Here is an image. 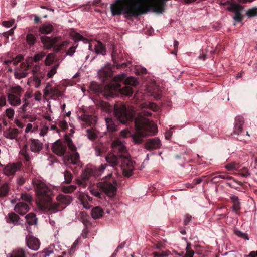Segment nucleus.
<instances>
[{
    "label": "nucleus",
    "instance_id": "1",
    "mask_svg": "<svg viewBox=\"0 0 257 257\" xmlns=\"http://www.w3.org/2000/svg\"><path fill=\"white\" fill-rule=\"evenodd\" d=\"M113 72L110 66L103 67L98 72V76L103 82L110 81L106 84L102 91L107 98L114 97L120 93L126 96H131L133 89L131 87L138 85L137 80L133 77H127L124 74H119L112 78Z\"/></svg>",
    "mask_w": 257,
    "mask_h": 257
},
{
    "label": "nucleus",
    "instance_id": "2",
    "mask_svg": "<svg viewBox=\"0 0 257 257\" xmlns=\"http://www.w3.org/2000/svg\"><path fill=\"white\" fill-rule=\"evenodd\" d=\"M134 124L136 132L133 135L132 139L136 144L142 143L143 137L149 135L157 128L156 125L152 123L149 120L143 118L135 119Z\"/></svg>",
    "mask_w": 257,
    "mask_h": 257
},
{
    "label": "nucleus",
    "instance_id": "3",
    "mask_svg": "<svg viewBox=\"0 0 257 257\" xmlns=\"http://www.w3.org/2000/svg\"><path fill=\"white\" fill-rule=\"evenodd\" d=\"M114 114L120 122L125 124L128 122H133L135 120L133 114L127 111L126 106L124 105H115L114 107ZM152 115V113L148 110H143L141 113L135 119L143 118L147 119L145 116H149ZM147 119H148L147 118Z\"/></svg>",
    "mask_w": 257,
    "mask_h": 257
},
{
    "label": "nucleus",
    "instance_id": "4",
    "mask_svg": "<svg viewBox=\"0 0 257 257\" xmlns=\"http://www.w3.org/2000/svg\"><path fill=\"white\" fill-rule=\"evenodd\" d=\"M32 184L38 199V206L39 203L48 202L52 200L53 191L45 183L38 179H35L33 180Z\"/></svg>",
    "mask_w": 257,
    "mask_h": 257
},
{
    "label": "nucleus",
    "instance_id": "5",
    "mask_svg": "<svg viewBox=\"0 0 257 257\" xmlns=\"http://www.w3.org/2000/svg\"><path fill=\"white\" fill-rule=\"evenodd\" d=\"M45 56L44 52H41L35 54L33 57L28 58L26 62L21 63L20 67L18 68L14 72V76L16 78L20 79L25 78L28 75V70L33 66L34 62L37 63L41 60Z\"/></svg>",
    "mask_w": 257,
    "mask_h": 257
},
{
    "label": "nucleus",
    "instance_id": "6",
    "mask_svg": "<svg viewBox=\"0 0 257 257\" xmlns=\"http://www.w3.org/2000/svg\"><path fill=\"white\" fill-rule=\"evenodd\" d=\"M98 184L107 196L113 197L115 195L117 183L115 179L112 177V173H109L103 177Z\"/></svg>",
    "mask_w": 257,
    "mask_h": 257
},
{
    "label": "nucleus",
    "instance_id": "7",
    "mask_svg": "<svg viewBox=\"0 0 257 257\" xmlns=\"http://www.w3.org/2000/svg\"><path fill=\"white\" fill-rule=\"evenodd\" d=\"M107 166V165L103 164L99 168L91 169H88L84 170L81 174V179L77 180V183L79 186L85 187L87 186L86 182L89 180L91 175L96 177L100 176Z\"/></svg>",
    "mask_w": 257,
    "mask_h": 257
},
{
    "label": "nucleus",
    "instance_id": "8",
    "mask_svg": "<svg viewBox=\"0 0 257 257\" xmlns=\"http://www.w3.org/2000/svg\"><path fill=\"white\" fill-rule=\"evenodd\" d=\"M40 39L44 46L47 49L54 47L57 51H60L63 47L67 45V41H64L60 44H57L58 40L57 37H50L47 36H41Z\"/></svg>",
    "mask_w": 257,
    "mask_h": 257
},
{
    "label": "nucleus",
    "instance_id": "9",
    "mask_svg": "<svg viewBox=\"0 0 257 257\" xmlns=\"http://www.w3.org/2000/svg\"><path fill=\"white\" fill-rule=\"evenodd\" d=\"M64 143L66 145L67 144L69 149V151L66 155L68 157L67 161H79V154L77 151L76 147L74 145L72 139L66 135L65 136V142Z\"/></svg>",
    "mask_w": 257,
    "mask_h": 257
},
{
    "label": "nucleus",
    "instance_id": "10",
    "mask_svg": "<svg viewBox=\"0 0 257 257\" xmlns=\"http://www.w3.org/2000/svg\"><path fill=\"white\" fill-rule=\"evenodd\" d=\"M111 147L114 152L119 153L118 155L121 157L128 159L127 161H131L129 159L130 156L126 150V147L119 139H116L112 142Z\"/></svg>",
    "mask_w": 257,
    "mask_h": 257
},
{
    "label": "nucleus",
    "instance_id": "11",
    "mask_svg": "<svg viewBox=\"0 0 257 257\" xmlns=\"http://www.w3.org/2000/svg\"><path fill=\"white\" fill-rule=\"evenodd\" d=\"M38 207L41 210L49 213H55L65 208V207H60L58 202H52V200L48 202L39 203Z\"/></svg>",
    "mask_w": 257,
    "mask_h": 257
},
{
    "label": "nucleus",
    "instance_id": "12",
    "mask_svg": "<svg viewBox=\"0 0 257 257\" xmlns=\"http://www.w3.org/2000/svg\"><path fill=\"white\" fill-rule=\"evenodd\" d=\"M41 66L39 64H33L30 68H32V72L33 74V81L35 83V87H39L40 86L41 80L45 77V74L40 71Z\"/></svg>",
    "mask_w": 257,
    "mask_h": 257
},
{
    "label": "nucleus",
    "instance_id": "13",
    "mask_svg": "<svg viewBox=\"0 0 257 257\" xmlns=\"http://www.w3.org/2000/svg\"><path fill=\"white\" fill-rule=\"evenodd\" d=\"M53 152L59 156H63L66 153L67 146L59 139L55 141L52 145Z\"/></svg>",
    "mask_w": 257,
    "mask_h": 257
},
{
    "label": "nucleus",
    "instance_id": "14",
    "mask_svg": "<svg viewBox=\"0 0 257 257\" xmlns=\"http://www.w3.org/2000/svg\"><path fill=\"white\" fill-rule=\"evenodd\" d=\"M243 10V7L239 4H232L229 8V11L234 12L233 19L236 22H241L243 19V16L241 12Z\"/></svg>",
    "mask_w": 257,
    "mask_h": 257
},
{
    "label": "nucleus",
    "instance_id": "15",
    "mask_svg": "<svg viewBox=\"0 0 257 257\" xmlns=\"http://www.w3.org/2000/svg\"><path fill=\"white\" fill-rule=\"evenodd\" d=\"M244 124V118L241 116H237L235 118L233 134L239 135L243 132L242 126Z\"/></svg>",
    "mask_w": 257,
    "mask_h": 257
},
{
    "label": "nucleus",
    "instance_id": "16",
    "mask_svg": "<svg viewBox=\"0 0 257 257\" xmlns=\"http://www.w3.org/2000/svg\"><path fill=\"white\" fill-rule=\"evenodd\" d=\"M121 164L122 168V172L124 176L129 177L132 175L134 170V163L135 162H122Z\"/></svg>",
    "mask_w": 257,
    "mask_h": 257
},
{
    "label": "nucleus",
    "instance_id": "17",
    "mask_svg": "<svg viewBox=\"0 0 257 257\" xmlns=\"http://www.w3.org/2000/svg\"><path fill=\"white\" fill-rule=\"evenodd\" d=\"M160 146L161 141L158 138L149 139L145 144V148L148 150L158 149Z\"/></svg>",
    "mask_w": 257,
    "mask_h": 257
},
{
    "label": "nucleus",
    "instance_id": "18",
    "mask_svg": "<svg viewBox=\"0 0 257 257\" xmlns=\"http://www.w3.org/2000/svg\"><path fill=\"white\" fill-rule=\"evenodd\" d=\"M26 243L28 247L32 250H37L40 247V242L39 240L33 236L26 237Z\"/></svg>",
    "mask_w": 257,
    "mask_h": 257
},
{
    "label": "nucleus",
    "instance_id": "19",
    "mask_svg": "<svg viewBox=\"0 0 257 257\" xmlns=\"http://www.w3.org/2000/svg\"><path fill=\"white\" fill-rule=\"evenodd\" d=\"M58 203L60 205V207H65L68 206L72 201V198L69 195L59 194L56 197Z\"/></svg>",
    "mask_w": 257,
    "mask_h": 257
},
{
    "label": "nucleus",
    "instance_id": "20",
    "mask_svg": "<svg viewBox=\"0 0 257 257\" xmlns=\"http://www.w3.org/2000/svg\"><path fill=\"white\" fill-rule=\"evenodd\" d=\"M29 210V207L28 205L24 202H19L17 203L14 208L15 211L21 215L26 214Z\"/></svg>",
    "mask_w": 257,
    "mask_h": 257
},
{
    "label": "nucleus",
    "instance_id": "21",
    "mask_svg": "<svg viewBox=\"0 0 257 257\" xmlns=\"http://www.w3.org/2000/svg\"><path fill=\"white\" fill-rule=\"evenodd\" d=\"M30 147L31 151L33 152L38 153L42 149L43 144L37 139H31Z\"/></svg>",
    "mask_w": 257,
    "mask_h": 257
},
{
    "label": "nucleus",
    "instance_id": "22",
    "mask_svg": "<svg viewBox=\"0 0 257 257\" xmlns=\"http://www.w3.org/2000/svg\"><path fill=\"white\" fill-rule=\"evenodd\" d=\"M7 98L9 103L13 107H17L21 104L20 96L14 95L13 94H7Z\"/></svg>",
    "mask_w": 257,
    "mask_h": 257
},
{
    "label": "nucleus",
    "instance_id": "23",
    "mask_svg": "<svg viewBox=\"0 0 257 257\" xmlns=\"http://www.w3.org/2000/svg\"><path fill=\"white\" fill-rule=\"evenodd\" d=\"M6 219L7 222L8 223H12L14 225L20 224V218L15 213L10 212L8 213Z\"/></svg>",
    "mask_w": 257,
    "mask_h": 257
},
{
    "label": "nucleus",
    "instance_id": "24",
    "mask_svg": "<svg viewBox=\"0 0 257 257\" xmlns=\"http://www.w3.org/2000/svg\"><path fill=\"white\" fill-rule=\"evenodd\" d=\"M106 125L109 132H115L117 130L118 122L112 118H105Z\"/></svg>",
    "mask_w": 257,
    "mask_h": 257
},
{
    "label": "nucleus",
    "instance_id": "25",
    "mask_svg": "<svg viewBox=\"0 0 257 257\" xmlns=\"http://www.w3.org/2000/svg\"><path fill=\"white\" fill-rule=\"evenodd\" d=\"M18 134V130L16 128H9L4 132V136L10 139H16Z\"/></svg>",
    "mask_w": 257,
    "mask_h": 257
},
{
    "label": "nucleus",
    "instance_id": "26",
    "mask_svg": "<svg viewBox=\"0 0 257 257\" xmlns=\"http://www.w3.org/2000/svg\"><path fill=\"white\" fill-rule=\"evenodd\" d=\"M94 50L97 54L104 55L106 54L105 46L100 41L96 42L94 44Z\"/></svg>",
    "mask_w": 257,
    "mask_h": 257
},
{
    "label": "nucleus",
    "instance_id": "27",
    "mask_svg": "<svg viewBox=\"0 0 257 257\" xmlns=\"http://www.w3.org/2000/svg\"><path fill=\"white\" fill-rule=\"evenodd\" d=\"M39 30L42 34H48L53 31L54 27L50 24H44L39 27Z\"/></svg>",
    "mask_w": 257,
    "mask_h": 257
},
{
    "label": "nucleus",
    "instance_id": "28",
    "mask_svg": "<svg viewBox=\"0 0 257 257\" xmlns=\"http://www.w3.org/2000/svg\"><path fill=\"white\" fill-rule=\"evenodd\" d=\"M230 199L233 202L232 210L234 212L237 213L238 211L240 209V203L239 201L238 197L235 195H232L230 197Z\"/></svg>",
    "mask_w": 257,
    "mask_h": 257
},
{
    "label": "nucleus",
    "instance_id": "29",
    "mask_svg": "<svg viewBox=\"0 0 257 257\" xmlns=\"http://www.w3.org/2000/svg\"><path fill=\"white\" fill-rule=\"evenodd\" d=\"M10 92L8 93V94H13L15 96L21 97V95L24 92V90L21 86L17 85L11 87L10 89Z\"/></svg>",
    "mask_w": 257,
    "mask_h": 257
},
{
    "label": "nucleus",
    "instance_id": "30",
    "mask_svg": "<svg viewBox=\"0 0 257 257\" xmlns=\"http://www.w3.org/2000/svg\"><path fill=\"white\" fill-rule=\"evenodd\" d=\"M103 214V211L100 207H95L92 209L91 216L94 219L100 218Z\"/></svg>",
    "mask_w": 257,
    "mask_h": 257
},
{
    "label": "nucleus",
    "instance_id": "31",
    "mask_svg": "<svg viewBox=\"0 0 257 257\" xmlns=\"http://www.w3.org/2000/svg\"><path fill=\"white\" fill-rule=\"evenodd\" d=\"M83 120L89 126H92L96 123L97 118L93 115H85L83 116Z\"/></svg>",
    "mask_w": 257,
    "mask_h": 257
},
{
    "label": "nucleus",
    "instance_id": "32",
    "mask_svg": "<svg viewBox=\"0 0 257 257\" xmlns=\"http://www.w3.org/2000/svg\"><path fill=\"white\" fill-rule=\"evenodd\" d=\"M27 223L30 225H35L37 223V219L36 218V215L34 213H30L25 216Z\"/></svg>",
    "mask_w": 257,
    "mask_h": 257
},
{
    "label": "nucleus",
    "instance_id": "33",
    "mask_svg": "<svg viewBox=\"0 0 257 257\" xmlns=\"http://www.w3.org/2000/svg\"><path fill=\"white\" fill-rule=\"evenodd\" d=\"M48 95H50L51 98L55 99L61 96L62 95V92L58 88L54 87L53 89H51Z\"/></svg>",
    "mask_w": 257,
    "mask_h": 257
},
{
    "label": "nucleus",
    "instance_id": "34",
    "mask_svg": "<svg viewBox=\"0 0 257 257\" xmlns=\"http://www.w3.org/2000/svg\"><path fill=\"white\" fill-rule=\"evenodd\" d=\"M226 169L230 171H236L238 169L239 166L236 162H231L225 166Z\"/></svg>",
    "mask_w": 257,
    "mask_h": 257
},
{
    "label": "nucleus",
    "instance_id": "35",
    "mask_svg": "<svg viewBox=\"0 0 257 257\" xmlns=\"http://www.w3.org/2000/svg\"><path fill=\"white\" fill-rule=\"evenodd\" d=\"M26 39L27 44L30 46L33 45L36 42V37L33 34L31 33H28L26 35Z\"/></svg>",
    "mask_w": 257,
    "mask_h": 257
},
{
    "label": "nucleus",
    "instance_id": "36",
    "mask_svg": "<svg viewBox=\"0 0 257 257\" xmlns=\"http://www.w3.org/2000/svg\"><path fill=\"white\" fill-rule=\"evenodd\" d=\"M186 252L183 257H193L194 254V251L191 249V244L190 242H187L186 247Z\"/></svg>",
    "mask_w": 257,
    "mask_h": 257
},
{
    "label": "nucleus",
    "instance_id": "37",
    "mask_svg": "<svg viewBox=\"0 0 257 257\" xmlns=\"http://www.w3.org/2000/svg\"><path fill=\"white\" fill-rule=\"evenodd\" d=\"M143 107L144 108L149 109L154 111H157L158 106L153 102H146L143 104Z\"/></svg>",
    "mask_w": 257,
    "mask_h": 257
},
{
    "label": "nucleus",
    "instance_id": "38",
    "mask_svg": "<svg viewBox=\"0 0 257 257\" xmlns=\"http://www.w3.org/2000/svg\"><path fill=\"white\" fill-rule=\"evenodd\" d=\"M54 246H50L49 247L44 249L42 252V257H48L50 254L54 253Z\"/></svg>",
    "mask_w": 257,
    "mask_h": 257
},
{
    "label": "nucleus",
    "instance_id": "39",
    "mask_svg": "<svg viewBox=\"0 0 257 257\" xmlns=\"http://www.w3.org/2000/svg\"><path fill=\"white\" fill-rule=\"evenodd\" d=\"M11 257H26L25 251L23 249H19L13 251Z\"/></svg>",
    "mask_w": 257,
    "mask_h": 257
},
{
    "label": "nucleus",
    "instance_id": "40",
    "mask_svg": "<svg viewBox=\"0 0 257 257\" xmlns=\"http://www.w3.org/2000/svg\"><path fill=\"white\" fill-rule=\"evenodd\" d=\"M55 59V55L53 53H49L47 56L45 60V64L46 66H50L51 65Z\"/></svg>",
    "mask_w": 257,
    "mask_h": 257
},
{
    "label": "nucleus",
    "instance_id": "41",
    "mask_svg": "<svg viewBox=\"0 0 257 257\" xmlns=\"http://www.w3.org/2000/svg\"><path fill=\"white\" fill-rule=\"evenodd\" d=\"M9 188L7 184H3L0 187V197H4L7 195Z\"/></svg>",
    "mask_w": 257,
    "mask_h": 257
},
{
    "label": "nucleus",
    "instance_id": "42",
    "mask_svg": "<svg viewBox=\"0 0 257 257\" xmlns=\"http://www.w3.org/2000/svg\"><path fill=\"white\" fill-rule=\"evenodd\" d=\"M59 64L58 63L53 66L51 70L47 73V77L49 78H52L57 72V69Z\"/></svg>",
    "mask_w": 257,
    "mask_h": 257
},
{
    "label": "nucleus",
    "instance_id": "43",
    "mask_svg": "<svg viewBox=\"0 0 257 257\" xmlns=\"http://www.w3.org/2000/svg\"><path fill=\"white\" fill-rule=\"evenodd\" d=\"M234 233L237 235V236L240 237V238H244L245 239H246V240H249V238L248 237V235L246 233H243L241 231L238 230V229H235L234 230Z\"/></svg>",
    "mask_w": 257,
    "mask_h": 257
},
{
    "label": "nucleus",
    "instance_id": "44",
    "mask_svg": "<svg viewBox=\"0 0 257 257\" xmlns=\"http://www.w3.org/2000/svg\"><path fill=\"white\" fill-rule=\"evenodd\" d=\"M76 188L74 185H70L68 186H63L62 187L63 191L65 193H70L73 192Z\"/></svg>",
    "mask_w": 257,
    "mask_h": 257
},
{
    "label": "nucleus",
    "instance_id": "45",
    "mask_svg": "<svg viewBox=\"0 0 257 257\" xmlns=\"http://www.w3.org/2000/svg\"><path fill=\"white\" fill-rule=\"evenodd\" d=\"M248 17H255L257 16V8H253L248 9L246 13Z\"/></svg>",
    "mask_w": 257,
    "mask_h": 257
},
{
    "label": "nucleus",
    "instance_id": "46",
    "mask_svg": "<svg viewBox=\"0 0 257 257\" xmlns=\"http://www.w3.org/2000/svg\"><path fill=\"white\" fill-rule=\"evenodd\" d=\"M64 176L66 183L67 184H69L71 182L73 178L72 174L70 172L66 171L64 172Z\"/></svg>",
    "mask_w": 257,
    "mask_h": 257
},
{
    "label": "nucleus",
    "instance_id": "47",
    "mask_svg": "<svg viewBox=\"0 0 257 257\" xmlns=\"http://www.w3.org/2000/svg\"><path fill=\"white\" fill-rule=\"evenodd\" d=\"M15 111L12 108H9L6 110V115L8 118L13 119L14 116Z\"/></svg>",
    "mask_w": 257,
    "mask_h": 257
},
{
    "label": "nucleus",
    "instance_id": "48",
    "mask_svg": "<svg viewBox=\"0 0 257 257\" xmlns=\"http://www.w3.org/2000/svg\"><path fill=\"white\" fill-rule=\"evenodd\" d=\"M79 217H80L81 221L84 224L85 222H88V216L87 213L84 212H81L79 213Z\"/></svg>",
    "mask_w": 257,
    "mask_h": 257
},
{
    "label": "nucleus",
    "instance_id": "49",
    "mask_svg": "<svg viewBox=\"0 0 257 257\" xmlns=\"http://www.w3.org/2000/svg\"><path fill=\"white\" fill-rule=\"evenodd\" d=\"M21 198L23 200L27 202H30L32 200L31 195L27 193H22L21 194Z\"/></svg>",
    "mask_w": 257,
    "mask_h": 257
},
{
    "label": "nucleus",
    "instance_id": "50",
    "mask_svg": "<svg viewBox=\"0 0 257 257\" xmlns=\"http://www.w3.org/2000/svg\"><path fill=\"white\" fill-rule=\"evenodd\" d=\"M87 133V137L89 139L94 140L97 137V135L92 130L88 129L86 130Z\"/></svg>",
    "mask_w": 257,
    "mask_h": 257
},
{
    "label": "nucleus",
    "instance_id": "51",
    "mask_svg": "<svg viewBox=\"0 0 257 257\" xmlns=\"http://www.w3.org/2000/svg\"><path fill=\"white\" fill-rule=\"evenodd\" d=\"M101 106L102 109L105 111H109L110 110L109 105L105 102L102 101Z\"/></svg>",
    "mask_w": 257,
    "mask_h": 257
},
{
    "label": "nucleus",
    "instance_id": "52",
    "mask_svg": "<svg viewBox=\"0 0 257 257\" xmlns=\"http://www.w3.org/2000/svg\"><path fill=\"white\" fill-rule=\"evenodd\" d=\"M54 88V87H52L50 83H48L44 89V94L46 95H48L51 91V89H53Z\"/></svg>",
    "mask_w": 257,
    "mask_h": 257
},
{
    "label": "nucleus",
    "instance_id": "53",
    "mask_svg": "<svg viewBox=\"0 0 257 257\" xmlns=\"http://www.w3.org/2000/svg\"><path fill=\"white\" fill-rule=\"evenodd\" d=\"M14 20H11L10 21H5L3 22L2 24L5 27H10L14 24Z\"/></svg>",
    "mask_w": 257,
    "mask_h": 257
},
{
    "label": "nucleus",
    "instance_id": "54",
    "mask_svg": "<svg viewBox=\"0 0 257 257\" xmlns=\"http://www.w3.org/2000/svg\"><path fill=\"white\" fill-rule=\"evenodd\" d=\"M29 104V102H25L24 104L19 108V112L20 113H25L26 111V107Z\"/></svg>",
    "mask_w": 257,
    "mask_h": 257
},
{
    "label": "nucleus",
    "instance_id": "55",
    "mask_svg": "<svg viewBox=\"0 0 257 257\" xmlns=\"http://www.w3.org/2000/svg\"><path fill=\"white\" fill-rule=\"evenodd\" d=\"M73 38L75 40V41H82L84 40V38L78 33H75L73 35Z\"/></svg>",
    "mask_w": 257,
    "mask_h": 257
},
{
    "label": "nucleus",
    "instance_id": "56",
    "mask_svg": "<svg viewBox=\"0 0 257 257\" xmlns=\"http://www.w3.org/2000/svg\"><path fill=\"white\" fill-rule=\"evenodd\" d=\"M130 135L131 132L128 129H124L120 132V136L124 138H126Z\"/></svg>",
    "mask_w": 257,
    "mask_h": 257
},
{
    "label": "nucleus",
    "instance_id": "57",
    "mask_svg": "<svg viewBox=\"0 0 257 257\" xmlns=\"http://www.w3.org/2000/svg\"><path fill=\"white\" fill-rule=\"evenodd\" d=\"M6 104L7 103L6 97L4 95H2L0 96V109L2 107L6 106Z\"/></svg>",
    "mask_w": 257,
    "mask_h": 257
},
{
    "label": "nucleus",
    "instance_id": "58",
    "mask_svg": "<svg viewBox=\"0 0 257 257\" xmlns=\"http://www.w3.org/2000/svg\"><path fill=\"white\" fill-rule=\"evenodd\" d=\"M16 26H15L14 27L12 28L9 31H7V32H4L3 33L4 36H5V37H6L7 38H8L9 35L10 36L14 34V30L16 28Z\"/></svg>",
    "mask_w": 257,
    "mask_h": 257
},
{
    "label": "nucleus",
    "instance_id": "59",
    "mask_svg": "<svg viewBox=\"0 0 257 257\" xmlns=\"http://www.w3.org/2000/svg\"><path fill=\"white\" fill-rule=\"evenodd\" d=\"M91 194L98 197V198H101V193L98 191V190H96V189H92L91 191H90Z\"/></svg>",
    "mask_w": 257,
    "mask_h": 257
},
{
    "label": "nucleus",
    "instance_id": "60",
    "mask_svg": "<svg viewBox=\"0 0 257 257\" xmlns=\"http://www.w3.org/2000/svg\"><path fill=\"white\" fill-rule=\"evenodd\" d=\"M77 47V45L76 46H72L70 47L68 51L66 52V54L68 55L72 56L75 52V48Z\"/></svg>",
    "mask_w": 257,
    "mask_h": 257
},
{
    "label": "nucleus",
    "instance_id": "61",
    "mask_svg": "<svg viewBox=\"0 0 257 257\" xmlns=\"http://www.w3.org/2000/svg\"><path fill=\"white\" fill-rule=\"evenodd\" d=\"M59 126L63 130H65L68 127L67 123L65 121H61L59 123Z\"/></svg>",
    "mask_w": 257,
    "mask_h": 257
},
{
    "label": "nucleus",
    "instance_id": "62",
    "mask_svg": "<svg viewBox=\"0 0 257 257\" xmlns=\"http://www.w3.org/2000/svg\"><path fill=\"white\" fill-rule=\"evenodd\" d=\"M218 177H220V179H227V180H232L234 179L232 177L228 176L227 174H223L218 175Z\"/></svg>",
    "mask_w": 257,
    "mask_h": 257
},
{
    "label": "nucleus",
    "instance_id": "63",
    "mask_svg": "<svg viewBox=\"0 0 257 257\" xmlns=\"http://www.w3.org/2000/svg\"><path fill=\"white\" fill-rule=\"evenodd\" d=\"M191 216L188 214L186 215L185 216V218L184 221V223L185 225H187L189 224L190 221H191Z\"/></svg>",
    "mask_w": 257,
    "mask_h": 257
},
{
    "label": "nucleus",
    "instance_id": "64",
    "mask_svg": "<svg viewBox=\"0 0 257 257\" xmlns=\"http://www.w3.org/2000/svg\"><path fill=\"white\" fill-rule=\"evenodd\" d=\"M168 255L167 253L164 252L162 253L159 252H155L154 253V257H164L167 256Z\"/></svg>",
    "mask_w": 257,
    "mask_h": 257
}]
</instances>
